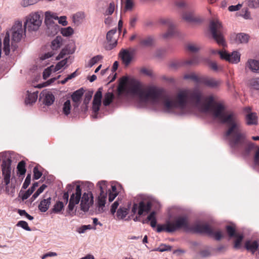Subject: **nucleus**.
Segmentation results:
<instances>
[{"label": "nucleus", "mask_w": 259, "mask_h": 259, "mask_svg": "<svg viewBox=\"0 0 259 259\" xmlns=\"http://www.w3.org/2000/svg\"><path fill=\"white\" fill-rule=\"evenodd\" d=\"M202 99V93L198 90H181L177 93L174 100L169 98L164 100L163 109L165 112L170 113L177 108L184 109L189 104L202 112H211L215 118L225 124L227 127L232 123L230 121L233 118L238 117L233 111H225V107L222 103H214L212 96L206 97L203 102Z\"/></svg>", "instance_id": "f257e3e1"}, {"label": "nucleus", "mask_w": 259, "mask_h": 259, "mask_svg": "<svg viewBox=\"0 0 259 259\" xmlns=\"http://www.w3.org/2000/svg\"><path fill=\"white\" fill-rule=\"evenodd\" d=\"M232 119V123L227 127L225 134L229 145L234 151H242L248 154L254 149L255 145L247 140L239 117H234Z\"/></svg>", "instance_id": "f03ea898"}, {"label": "nucleus", "mask_w": 259, "mask_h": 259, "mask_svg": "<svg viewBox=\"0 0 259 259\" xmlns=\"http://www.w3.org/2000/svg\"><path fill=\"white\" fill-rule=\"evenodd\" d=\"M128 93L137 96L140 100L144 102L157 103L161 99L163 101L167 98L163 97L164 90L155 85L143 87L142 84L137 80H132L128 85ZM163 106V102H162Z\"/></svg>", "instance_id": "7ed1b4c3"}, {"label": "nucleus", "mask_w": 259, "mask_h": 259, "mask_svg": "<svg viewBox=\"0 0 259 259\" xmlns=\"http://www.w3.org/2000/svg\"><path fill=\"white\" fill-rule=\"evenodd\" d=\"M206 226H202L201 224H195L190 226L189 219L186 215L177 217L173 221H168L163 225H158L156 231L160 233L165 231L167 233H172L177 230L183 229L186 231L197 233L202 230L206 229Z\"/></svg>", "instance_id": "20e7f679"}, {"label": "nucleus", "mask_w": 259, "mask_h": 259, "mask_svg": "<svg viewBox=\"0 0 259 259\" xmlns=\"http://www.w3.org/2000/svg\"><path fill=\"white\" fill-rule=\"evenodd\" d=\"M25 28L23 27L22 23L16 21L9 31H7L4 39V52L8 55L10 52V35L11 34L12 41L11 49L15 51L18 48L17 44L25 36Z\"/></svg>", "instance_id": "39448f33"}, {"label": "nucleus", "mask_w": 259, "mask_h": 259, "mask_svg": "<svg viewBox=\"0 0 259 259\" xmlns=\"http://www.w3.org/2000/svg\"><path fill=\"white\" fill-rule=\"evenodd\" d=\"M209 30L213 38L218 44L223 47L226 44L223 36V28L221 23L217 19H213L209 23Z\"/></svg>", "instance_id": "423d86ee"}, {"label": "nucleus", "mask_w": 259, "mask_h": 259, "mask_svg": "<svg viewBox=\"0 0 259 259\" xmlns=\"http://www.w3.org/2000/svg\"><path fill=\"white\" fill-rule=\"evenodd\" d=\"M41 23L42 17L38 13H31L27 17L24 27L29 31H35L38 29Z\"/></svg>", "instance_id": "0eeeda50"}, {"label": "nucleus", "mask_w": 259, "mask_h": 259, "mask_svg": "<svg viewBox=\"0 0 259 259\" xmlns=\"http://www.w3.org/2000/svg\"><path fill=\"white\" fill-rule=\"evenodd\" d=\"M182 19L187 22L200 23L203 21V18L194 11H186L182 14Z\"/></svg>", "instance_id": "6e6552de"}, {"label": "nucleus", "mask_w": 259, "mask_h": 259, "mask_svg": "<svg viewBox=\"0 0 259 259\" xmlns=\"http://www.w3.org/2000/svg\"><path fill=\"white\" fill-rule=\"evenodd\" d=\"M81 195V189L79 185H77L75 189V193H73L71 196L68 206V212L71 213L74 208V206L77 204L80 199Z\"/></svg>", "instance_id": "1a4fd4ad"}, {"label": "nucleus", "mask_w": 259, "mask_h": 259, "mask_svg": "<svg viewBox=\"0 0 259 259\" xmlns=\"http://www.w3.org/2000/svg\"><path fill=\"white\" fill-rule=\"evenodd\" d=\"M100 193L98 197V204L99 207H103L105 206L107 196V184L105 181H101L98 183Z\"/></svg>", "instance_id": "9d476101"}, {"label": "nucleus", "mask_w": 259, "mask_h": 259, "mask_svg": "<svg viewBox=\"0 0 259 259\" xmlns=\"http://www.w3.org/2000/svg\"><path fill=\"white\" fill-rule=\"evenodd\" d=\"M94 202L93 196L91 192L84 193L81 199L80 209L84 212L89 210Z\"/></svg>", "instance_id": "9b49d317"}, {"label": "nucleus", "mask_w": 259, "mask_h": 259, "mask_svg": "<svg viewBox=\"0 0 259 259\" xmlns=\"http://www.w3.org/2000/svg\"><path fill=\"white\" fill-rule=\"evenodd\" d=\"M151 208V204L149 202L147 203L144 201H141L139 205L136 203H134L132 209V212L135 214L137 212V210L138 214L139 216L142 215L144 212H148Z\"/></svg>", "instance_id": "f8f14e48"}, {"label": "nucleus", "mask_w": 259, "mask_h": 259, "mask_svg": "<svg viewBox=\"0 0 259 259\" xmlns=\"http://www.w3.org/2000/svg\"><path fill=\"white\" fill-rule=\"evenodd\" d=\"M11 161L10 159L3 160L1 165L2 174L4 177V181L6 185L10 183L11 170Z\"/></svg>", "instance_id": "ddd939ff"}, {"label": "nucleus", "mask_w": 259, "mask_h": 259, "mask_svg": "<svg viewBox=\"0 0 259 259\" xmlns=\"http://www.w3.org/2000/svg\"><path fill=\"white\" fill-rule=\"evenodd\" d=\"M240 54L237 51L230 54L225 51V54H221V59L231 63L237 64L240 61Z\"/></svg>", "instance_id": "4468645a"}, {"label": "nucleus", "mask_w": 259, "mask_h": 259, "mask_svg": "<svg viewBox=\"0 0 259 259\" xmlns=\"http://www.w3.org/2000/svg\"><path fill=\"white\" fill-rule=\"evenodd\" d=\"M202 226H206V229H202L201 232H198L197 233L205 234L209 236H213L215 240H220L223 237V235L221 231L214 232L211 227L207 224H201Z\"/></svg>", "instance_id": "2eb2a0df"}, {"label": "nucleus", "mask_w": 259, "mask_h": 259, "mask_svg": "<svg viewBox=\"0 0 259 259\" xmlns=\"http://www.w3.org/2000/svg\"><path fill=\"white\" fill-rule=\"evenodd\" d=\"M102 97V88H100L96 93L93 102V110L95 113L97 114L101 105Z\"/></svg>", "instance_id": "dca6fc26"}, {"label": "nucleus", "mask_w": 259, "mask_h": 259, "mask_svg": "<svg viewBox=\"0 0 259 259\" xmlns=\"http://www.w3.org/2000/svg\"><path fill=\"white\" fill-rule=\"evenodd\" d=\"M40 99L44 104L46 106H50L55 101V97L52 92L44 91L40 94Z\"/></svg>", "instance_id": "f3484780"}, {"label": "nucleus", "mask_w": 259, "mask_h": 259, "mask_svg": "<svg viewBox=\"0 0 259 259\" xmlns=\"http://www.w3.org/2000/svg\"><path fill=\"white\" fill-rule=\"evenodd\" d=\"M119 56L123 64L125 66H128L133 59L132 54L126 49H121L119 52Z\"/></svg>", "instance_id": "a211bd4d"}, {"label": "nucleus", "mask_w": 259, "mask_h": 259, "mask_svg": "<svg viewBox=\"0 0 259 259\" xmlns=\"http://www.w3.org/2000/svg\"><path fill=\"white\" fill-rule=\"evenodd\" d=\"M200 83L204 84L210 88H214L219 86L221 83V81L213 78L202 76Z\"/></svg>", "instance_id": "6ab92c4d"}, {"label": "nucleus", "mask_w": 259, "mask_h": 259, "mask_svg": "<svg viewBox=\"0 0 259 259\" xmlns=\"http://www.w3.org/2000/svg\"><path fill=\"white\" fill-rule=\"evenodd\" d=\"M83 94V90L80 89L75 91L71 95V98L74 103L73 107L74 109L78 107Z\"/></svg>", "instance_id": "aec40b11"}, {"label": "nucleus", "mask_w": 259, "mask_h": 259, "mask_svg": "<svg viewBox=\"0 0 259 259\" xmlns=\"http://www.w3.org/2000/svg\"><path fill=\"white\" fill-rule=\"evenodd\" d=\"M116 32V29H113L109 31L106 35V39L108 42L110 43V49H112L115 47L117 44V40L114 37V35Z\"/></svg>", "instance_id": "412c9836"}, {"label": "nucleus", "mask_w": 259, "mask_h": 259, "mask_svg": "<svg viewBox=\"0 0 259 259\" xmlns=\"http://www.w3.org/2000/svg\"><path fill=\"white\" fill-rule=\"evenodd\" d=\"M252 72L259 73V61L254 59H248L245 65Z\"/></svg>", "instance_id": "4be33fe9"}, {"label": "nucleus", "mask_w": 259, "mask_h": 259, "mask_svg": "<svg viewBox=\"0 0 259 259\" xmlns=\"http://www.w3.org/2000/svg\"><path fill=\"white\" fill-rule=\"evenodd\" d=\"M46 197L44 196V198L40 201L38 206L39 210L43 212L47 211L51 203V197H49L45 198Z\"/></svg>", "instance_id": "5701e85b"}, {"label": "nucleus", "mask_w": 259, "mask_h": 259, "mask_svg": "<svg viewBox=\"0 0 259 259\" xmlns=\"http://www.w3.org/2000/svg\"><path fill=\"white\" fill-rule=\"evenodd\" d=\"M258 246L259 244L257 241H251L247 240L245 242L244 244L245 248L247 250L250 251L252 254H254L258 249Z\"/></svg>", "instance_id": "b1692460"}, {"label": "nucleus", "mask_w": 259, "mask_h": 259, "mask_svg": "<svg viewBox=\"0 0 259 259\" xmlns=\"http://www.w3.org/2000/svg\"><path fill=\"white\" fill-rule=\"evenodd\" d=\"M140 45L143 47H150L154 43V38L152 36H147L140 39Z\"/></svg>", "instance_id": "393cba45"}, {"label": "nucleus", "mask_w": 259, "mask_h": 259, "mask_svg": "<svg viewBox=\"0 0 259 259\" xmlns=\"http://www.w3.org/2000/svg\"><path fill=\"white\" fill-rule=\"evenodd\" d=\"M176 26L168 27L166 32L160 34L161 37L164 39H168L172 37L176 33Z\"/></svg>", "instance_id": "a878e982"}, {"label": "nucleus", "mask_w": 259, "mask_h": 259, "mask_svg": "<svg viewBox=\"0 0 259 259\" xmlns=\"http://www.w3.org/2000/svg\"><path fill=\"white\" fill-rule=\"evenodd\" d=\"M127 81V78L126 77H123L120 80L117 89L119 94H121L124 93H128V85L126 84Z\"/></svg>", "instance_id": "bb28decb"}, {"label": "nucleus", "mask_w": 259, "mask_h": 259, "mask_svg": "<svg viewBox=\"0 0 259 259\" xmlns=\"http://www.w3.org/2000/svg\"><path fill=\"white\" fill-rule=\"evenodd\" d=\"M245 118L247 125H255L257 123V116L255 113H248Z\"/></svg>", "instance_id": "cd10ccee"}, {"label": "nucleus", "mask_w": 259, "mask_h": 259, "mask_svg": "<svg viewBox=\"0 0 259 259\" xmlns=\"http://www.w3.org/2000/svg\"><path fill=\"white\" fill-rule=\"evenodd\" d=\"M201 78L202 76H199L194 72L185 74L184 75V79H190L197 83H200Z\"/></svg>", "instance_id": "c85d7f7f"}, {"label": "nucleus", "mask_w": 259, "mask_h": 259, "mask_svg": "<svg viewBox=\"0 0 259 259\" xmlns=\"http://www.w3.org/2000/svg\"><path fill=\"white\" fill-rule=\"evenodd\" d=\"M249 38V36L248 34L240 33L236 35V41L238 43H247Z\"/></svg>", "instance_id": "c756f323"}, {"label": "nucleus", "mask_w": 259, "mask_h": 259, "mask_svg": "<svg viewBox=\"0 0 259 259\" xmlns=\"http://www.w3.org/2000/svg\"><path fill=\"white\" fill-rule=\"evenodd\" d=\"M62 44V38L60 36H57L52 41L51 47L53 50H57Z\"/></svg>", "instance_id": "7c9ffc66"}, {"label": "nucleus", "mask_w": 259, "mask_h": 259, "mask_svg": "<svg viewBox=\"0 0 259 259\" xmlns=\"http://www.w3.org/2000/svg\"><path fill=\"white\" fill-rule=\"evenodd\" d=\"M114 99V95L112 93L108 92L104 95L103 103L105 106H109Z\"/></svg>", "instance_id": "2f4dec72"}, {"label": "nucleus", "mask_w": 259, "mask_h": 259, "mask_svg": "<svg viewBox=\"0 0 259 259\" xmlns=\"http://www.w3.org/2000/svg\"><path fill=\"white\" fill-rule=\"evenodd\" d=\"M38 92H33L32 93H29L28 92V97L25 100L26 104H32L35 103L37 99Z\"/></svg>", "instance_id": "473e14b6"}, {"label": "nucleus", "mask_w": 259, "mask_h": 259, "mask_svg": "<svg viewBox=\"0 0 259 259\" xmlns=\"http://www.w3.org/2000/svg\"><path fill=\"white\" fill-rule=\"evenodd\" d=\"M203 59L202 58L199 56H193L190 60H186L185 61V64L186 65H196L197 64L201 61H202Z\"/></svg>", "instance_id": "72a5a7b5"}, {"label": "nucleus", "mask_w": 259, "mask_h": 259, "mask_svg": "<svg viewBox=\"0 0 259 259\" xmlns=\"http://www.w3.org/2000/svg\"><path fill=\"white\" fill-rule=\"evenodd\" d=\"M128 212V210L127 208L125 207L120 208L117 210V218L118 219H124L126 215L127 214Z\"/></svg>", "instance_id": "f704fd0d"}, {"label": "nucleus", "mask_w": 259, "mask_h": 259, "mask_svg": "<svg viewBox=\"0 0 259 259\" xmlns=\"http://www.w3.org/2000/svg\"><path fill=\"white\" fill-rule=\"evenodd\" d=\"M64 207V205L62 202L58 201L54 205L53 208L52 209V212L55 213H59L63 209Z\"/></svg>", "instance_id": "c9c22d12"}, {"label": "nucleus", "mask_w": 259, "mask_h": 259, "mask_svg": "<svg viewBox=\"0 0 259 259\" xmlns=\"http://www.w3.org/2000/svg\"><path fill=\"white\" fill-rule=\"evenodd\" d=\"M209 67L214 71H218L222 70V67L218 65L215 62L206 60Z\"/></svg>", "instance_id": "e433bc0d"}, {"label": "nucleus", "mask_w": 259, "mask_h": 259, "mask_svg": "<svg viewBox=\"0 0 259 259\" xmlns=\"http://www.w3.org/2000/svg\"><path fill=\"white\" fill-rule=\"evenodd\" d=\"M235 237L236 238L234 241V248L238 249L240 248L241 242L243 239V234H238Z\"/></svg>", "instance_id": "4c0bfd02"}, {"label": "nucleus", "mask_w": 259, "mask_h": 259, "mask_svg": "<svg viewBox=\"0 0 259 259\" xmlns=\"http://www.w3.org/2000/svg\"><path fill=\"white\" fill-rule=\"evenodd\" d=\"M71 102L70 101L67 100L63 104V112L65 115H68L70 113L71 110Z\"/></svg>", "instance_id": "58836bf2"}, {"label": "nucleus", "mask_w": 259, "mask_h": 259, "mask_svg": "<svg viewBox=\"0 0 259 259\" xmlns=\"http://www.w3.org/2000/svg\"><path fill=\"white\" fill-rule=\"evenodd\" d=\"M25 162L24 161H21L17 165V169L20 175H24L26 172Z\"/></svg>", "instance_id": "ea45409f"}, {"label": "nucleus", "mask_w": 259, "mask_h": 259, "mask_svg": "<svg viewBox=\"0 0 259 259\" xmlns=\"http://www.w3.org/2000/svg\"><path fill=\"white\" fill-rule=\"evenodd\" d=\"M73 29L71 27L63 28L61 29V32L64 36H69L73 33Z\"/></svg>", "instance_id": "a19ab883"}, {"label": "nucleus", "mask_w": 259, "mask_h": 259, "mask_svg": "<svg viewBox=\"0 0 259 259\" xmlns=\"http://www.w3.org/2000/svg\"><path fill=\"white\" fill-rule=\"evenodd\" d=\"M103 59V56L100 55H97L93 57L89 62V66L92 67L93 65L96 64L98 62Z\"/></svg>", "instance_id": "79ce46f5"}, {"label": "nucleus", "mask_w": 259, "mask_h": 259, "mask_svg": "<svg viewBox=\"0 0 259 259\" xmlns=\"http://www.w3.org/2000/svg\"><path fill=\"white\" fill-rule=\"evenodd\" d=\"M67 63V59H65L59 62L53 68V72H56L61 69Z\"/></svg>", "instance_id": "37998d69"}, {"label": "nucleus", "mask_w": 259, "mask_h": 259, "mask_svg": "<svg viewBox=\"0 0 259 259\" xmlns=\"http://www.w3.org/2000/svg\"><path fill=\"white\" fill-rule=\"evenodd\" d=\"M226 231L228 235L230 237H234L238 234L236 233L235 228L234 227L232 226H227Z\"/></svg>", "instance_id": "c03bdc74"}, {"label": "nucleus", "mask_w": 259, "mask_h": 259, "mask_svg": "<svg viewBox=\"0 0 259 259\" xmlns=\"http://www.w3.org/2000/svg\"><path fill=\"white\" fill-rule=\"evenodd\" d=\"M85 17L84 13L83 12H78L73 16V19L74 23L78 22L83 20Z\"/></svg>", "instance_id": "a18cd8bd"}, {"label": "nucleus", "mask_w": 259, "mask_h": 259, "mask_svg": "<svg viewBox=\"0 0 259 259\" xmlns=\"http://www.w3.org/2000/svg\"><path fill=\"white\" fill-rule=\"evenodd\" d=\"M246 5L250 8H258L259 0H248L246 2Z\"/></svg>", "instance_id": "49530a36"}, {"label": "nucleus", "mask_w": 259, "mask_h": 259, "mask_svg": "<svg viewBox=\"0 0 259 259\" xmlns=\"http://www.w3.org/2000/svg\"><path fill=\"white\" fill-rule=\"evenodd\" d=\"M160 23L161 24L165 25L167 26V27H170L171 26H175L174 24L172 21L169 18H162L159 21Z\"/></svg>", "instance_id": "de8ad7c7"}, {"label": "nucleus", "mask_w": 259, "mask_h": 259, "mask_svg": "<svg viewBox=\"0 0 259 259\" xmlns=\"http://www.w3.org/2000/svg\"><path fill=\"white\" fill-rule=\"evenodd\" d=\"M74 185H72L71 184H69L67 186L66 189H67V191L64 193L63 198L65 201V203L66 204L68 201L69 198V192L72 190L73 188Z\"/></svg>", "instance_id": "09e8293b"}, {"label": "nucleus", "mask_w": 259, "mask_h": 259, "mask_svg": "<svg viewBox=\"0 0 259 259\" xmlns=\"http://www.w3.org/2000/svg\"><path fill=\"white\" fill-rule=\"evenodd\" d=\"M249 84L252 88L259 90V78H252L250 80Z\"/></svg>", "instance_id": "8fccbe9b"}, {"label": "nucleus", "mask_w": 259, "mask_h": 259, "mask_svg": "<svg viewBox=\"0 0 259 259\" xmlns=\"http://www.w3.org/2000/svg\"><path fill=\"white\" fill-rule=\"evenodd\" d=\"M33 179L35 180L39 179L42 176V172L38 169L37 166H35L33 170Z\"/></svg>", "instance_id": "3c124183"}, {"label": "nucleus", "mask_w": 259, "mask_h": 259, "mask_svg": "<svg viewBox=\"0 0 259 259\" xmlns=\"http://www.w3.org/2000/svg\"><path fill=\"white\" fill-rule=\"evenodd\" d=\"M17 226L21 227L23 229H25V230L30 231L31 229L28 226V224L26 222L24 221H20L18 222V223L16 225Z\"/></svg>", "instance_id": "603ef678"}, {"label": "nucleus", "mask_w": 259, "mask_h": 259, "mask_svg": "<svg viewBox=\"0 0 259 259\" xmlns=\"http://www.w3.org/2000/svg\"><path fill=\"white\" fill-rule=\"evenodd\" d=\"M39 0H23L21 5L24 7L33 5L37 3Z\"/></svg>", "instance_id": "864d4df0"}, {"label": "nucleus", "mask_w": 259, "mask_h": 259, "mask_svg": "<svg viewBox=\"0 0 259 259\" xmlns=\"http://www.w3.org/2000/svg\"><path fill=\"white\" fill-rule=\"evenodd\" d=\"M187 49L193 53L198 52L200 50V47L195 44H189L187 46Z\"/></svg>", "instance_id": "5fc2aeb1"}, {"label": "nucleus", "mask_w": 259, "mask_h": 259, "mask_svg": "<svg viewBox=\"0 0 259 259\" xmlns=\"http://www.w3.org/2000/svg\"><path fill=\"white\" fill-rule=\"evenodd\" d=\"M53 66H51L50 68H48L45 70L43 72V77L44 79H47L51 75L52 71H53Z\"/></svg>", "instance_id": "6e6d98bb"}, {"label": "nucleus", "mask_w": 259, "mask_h": 259, "mask_svg": "<svg viewBox=\"0 0 259 259\" xmlns=\"http://www.w3.org/2000/svg\"><path fill=\"white\" fill-rule=\"evenodd\" d=\"M115 9V5L113 3H111L107 9L105 11V15H110L113 14Z\"/></svg>", "instance_id": "4d7b16f0"}, {"label": "nucleus", "mask_w": 259, "mask_h": 259, "mask_svg": "<svg viewBox=\"0 0 259 259\" xmlns=\"http://www.w3.org/2000/svg\"><path fill=\"white\" fill-rule=\"evenodd\" d=\"M31 174H28L27 175V177L25 180V181L23 184V186H22V188L24 189H26L28 187V186L29 185L30 183V181H31Z\"/></svg>", "instance_id": "13d9d810"}, {"label": "nucleus", "mask_w": 259, "mask_h": 259, "mask_svg": "<svg viewBox=\"0 0 259 259\" xmlns=\"http://www.w3.org/2000/svg\"><path fill=\"white\" fill-rule=\"evenodd\" d=\"M175 5L179 8H184L186 7L187 4L184 0H178L175 2Z\"/></svg>", "instance_id": "bf43d9fd"}, {"label": "nucleus", "mask_w": 259, "mask_h": 259, "mask_svg": "<svg viewBox=\"0 0 259 259\" xmlns=\"http://www.w3.org/2000/svg\"><path fill=\"white\" fill-rule=\"evenodd\" d=\"M67 54H69L68 50L66 49H63L58 56L57 57V59L60 60L63 58L64 56Z\"/></svg>", "instance_id": "052dcab7"}, {"label": "nucleus", "mask_w": 259, "mask_h": 259, "mask_svg": "<svg viewBox=\"0 0 259 259\" xmlns=\"http://www.w3.org/2000/svg\"><path fill=\"white\" fill-rule=\"evenodd\" d=\"M134 6V3L132 0H126L125 9L126 10H131Z\"/></svg>", "instance_id": "680f3d73"}, {"label": "nucleus", "mask_w": 259, "mask_h": 259, "mask_svg": "<svg viewBox=\"0 0 259 259\" xmlns=\"http://www.w3.org/2000/svg\"><path fill=\"white\" fill-rule=\"evenodd\" d=\"M92 94L93 93L90 92L85 93L83 101L84 104H88L89 102L92 97Z\"/></svg>", "instance_id": "e2e57ef3"}, {"label": "nucleus", "mask_w": 259, "mask_h": 259, "mask_svg": "<svg viewBox=\"0 0 259 259\" xmlns=\"http://www.w3.org/2000/svg\"><path fill=\"white\" fill-rule=\"evenodd\" d=\"M242 5L241 4H238L236 6H230L228 8V10L231 11H236L239 10L241 7Z\"/></svg>", "instance_id": "0e129e2a"}, {"label": "nucleus", "mask_w": 259, "mask_h": 259, "mask_svg": "<svg viewBox=\"0 0 259 259\" xmlns=\"http://www.w3.org/2000/svg\"><path fill=\"white\" fill-rule=\"evenodd\" d=\"M155 212L154 211H152L150 213V214L147 217V219L143 221V223H147L148 221H152L153 219H155Z\"/></svg>", "instance_id": "69168bd1"}, {"label": "nucleus", "mask_w": 259, "mask_h": 259, "mask_svg": "<svg viewBox=\"0 0 259 259\" xmlns=\"http://www.w3.org/2000/svg\"><path fill=\"white\" fill-rule=\"evenodd\" d=\"M141 72L147 76H151L152 75V71L146 68L141 69Z\"/></svg>", "instance_id": "338daca9"}, {"label": "nucleus", "mask_w": 259, "mask_h": 259, "mask_svg": "<svg viewBox=\"0 0 259 259\" xmlns=\"http://www.w3.org/2000/svg\"><path fill=\"white\" fill-rule=\"evenodd\" d=\"M242 17L246 19H248L250 18V12L247 9H245L244 11L242 10V14L240 15Z\"/></svg>", "instance_id": "774afa93"}]
</instances>
